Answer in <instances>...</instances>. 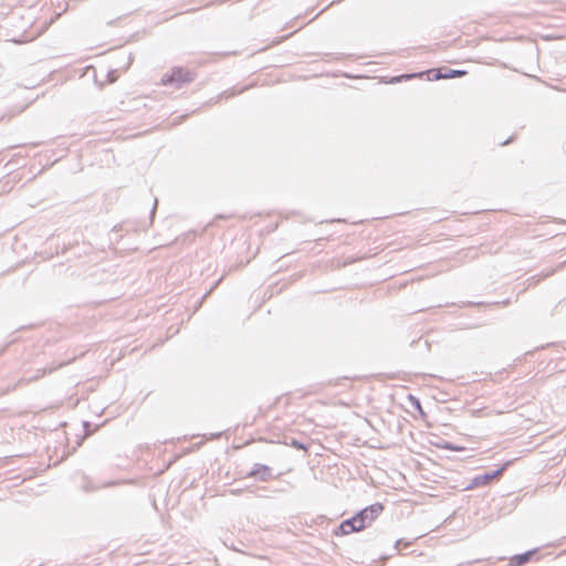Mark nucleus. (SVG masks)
Returning a JSON list of instances; mask_svg holds the SVG:
<instances>
[{"mask_svg":"<svg viewBox=\"0 0 566 566\" xmlns=\"http://www.w3.org/2000/svg\"><path fill=\"white\" fill-rule=\"evenodd\" d=\"M247 476L253 478L261 482H268L275 478L272 468L262 463H255L253 468L247 473Z\"/></svg>","mask_w":566,"mask_h":566,"instance_id":"6","label":"nucleus"},{"mask_svg":"<svg viewBox=\"0 0 566 566\" xmlns=\"http://www.w3.org/2000/svg\"><path fill=\"white\" fill-rule=\"evenodd\" d=\"M413 544V541H408L405 538H399L395 542L394 548L398 552H400L403 548H408Z\"/></svg>","mask_w":566,"mask_h":566,"instance_id":"11","label":"nucleus"},{"mask_svg":"<svg viewBox=\"0 0 566 566\" xmlns=\"http://www.w3.org/2000/svg\"><path fill=\"white\" fill-rule=\"evenodd\" d=\"M514 136H510L506 140L502 142L500 145L501 146H505V145H509L510 143H512L514 140Z\"/></svg>","mask_w":566,"mask_h":566,"instance_id":"16","label":"nucleus"},{"mask_svg":"<svg viewBox=\"0 0 566 566\" xmlns=\"http://www.w3.org/2000/svg\"><path fill=\"white\" fill-rule=\"evenodd\" d=\"M440 448L446 449V450H450V451H463L464 450V447L454 444V443L449 442V441H446L442 446H440Z\"/></svg>","mask_w":566,"mask_h":566,"instance_id":"13","label":"nucleus"},{"mask_svg":"<svg viewBox=\"0 0 566 566\" xmlns=\"http://www.w3.org/2000/svg\"><path fill=\"white\" fill-rule=\"evenodd\" d=\"M510 465L511 461H506L503 465L495 470L484 471L483 473L476 474L472 478L471 482L465 486L464 490H473L475 488L490 485L492 482L499 480Z\"/></svg>","mask_w":566,"mask_h":566,"instance_id":"2","label":"nucleus"},{"mask_svg":"<svg viewBox=\"0 0 566 566\" xmlns=\"http://www.w3.org/2000/svg\"><path fill=\"white\" fill-rule=\"evenodd\" d=\"M390 557H391V555H381V556H379V559L381 562H387Z\"/></svg>","mask_w":566,"mask_h":566,"instance_id":"18","label":"nucleus"},{"mask_svg":"<svg viewBox=\"0 0 566 566\" xmlns=\"http://www.w3.org/2000/svg\"><path fill=\"white\" fill-rule=\"evenodd\" d=\"M83 429L85 436H90L94 432L93 424L90 421H83Z\"/></svg>","mask_w":566,"mask_h":566,"instance_id":"14","label":"nucleus"},{"mask_svg":"<svg viewBox=\"0 0 566 566\" xmlns=\"http://www.w3.org/2000/svg\"><path fill=\"white\" fill-rule=\"evenodd\" d=\"M157 202H158V201H157V199H155L154 207H153V209H151V211H150V218H151V219L154 218V214H155V212H156Z\"/></svg>","mask_w":566,"mask_h":566,"instance_id":"17","label":"nucleus"},{"mask_svg":"<svg viewBox=\"0 0 566 566\" xmlns=\"http://www.w3.org/2000/svg\"><path fill=\"white\" fill-rule=\"evenodd\" d=\"M8 346L9 344H7L3 348L0 349V355L7 349Z\"/></svg>","mask_w":566,"mask_h":566,"instance_id":"21","label":"nucleus"},{"mask_svg":"<svg viewBox=\"0 0 566 566\" xmlns=\"http://www.w3.org/2000/svg\"><path fill=\"white\" fill-rule=\"evenodd\" d=\"M284 443L289 447L296 449V450H303V451L307 450V446L304 442H302L295 438L285 437Z\"/></svg>","mask_w":566,"mask_h":566,"instance_id":"9","label":"nucleus"},{"mask_svg":"<svg viewBox=\"0 0 566 566\" xmlns=\"http://www.w3.org/2000/svg\"><path fill=\"white\" fill-rule=\"evenodd\" d=\"M422 74H423V72H420V73H406V74H401V75H396V76L389 77V80L386 83L396 84V83H400L402 81H408V80H411V78H415V77H421Z\"/></svg>","mask_w":566,"mask_h":566,"instance_id":"8","label":"nucleus"},{"mask_svg":"<svg viewBox=\"0 0 566 566\" xmlns=\"http://www.w3.org/2000/svg\"><path fill=\"white\" fill-rule=\"evenodd\" d=\"M17 385H14L13 387H7V388H0V396L1 395H6L8 394L9 391L13 390L15 388Z\"/></svg>","mask_w":566,"mask_h":566,"instance_id":"15","label":"nucleus"},{"mask_svg":"<svg viewBox=\"0 0 566 566\" xmlns=\"http://www.w3.org/2000/svg\"><path fill=\"white\" fill-rule=\"evenodd\" d=\"M516 502H517V499H514V500L512 501V504H511V505H512V506H514Z\"/></svg>","mask_w":566,"mask_h":566,"instance_id":"22","label":"nucleus"},{"mask_svg":"<svg viewBox=\"0 0 566 566\" xmlns=\"http://www.w3.org/2000/svg\"><path fill=\"white\" fill-rule=\"evenodd\" d=\"M408 399H409V401H410L411 406H412L416 410H418L421 415H423V416H424V412H423V410H422V407H421V402H420V400H419L417 397L412 396V395H409Z\"/></svg>","mask_w":566,"mask_h":566,"instance_id":"12","label":"nucleus"},{"mask_svg":"<svg viewBox=\"0 0 566 566\" xmlns=\"http://www.w3.org/2000/svg\"><path fill=\"white\" fill-rule=\"evenodd\" d=\"M566 539V536H564L562 539H559V544L563 543V541Z\"/></svg>","mask_w":566,"mask_h":566,"instance_id":"23","label":"nucleus"},{"mask_svg":"<svg viewBox=\"0 0 566 566\" xmlns=\"http://www.w3.org/2000/svg\"><path fill=\"white\" fill-rule=\"evenodd\" d=\"M196 78V73L182 66H175L171 69L170 73H166L161 77L163 85H171L175 88H182L186 84L193 82Z\"/></svg>","mask_w":566,"mask_h":566,"instance_id":"1","label":"nucleus"},{"mask_svg":"<svg viewBox=\"0 0 566 566\" xmlns=\"http://www.w3.org/2000/svg\"><path fill=\"white\" fill-rule=\"evenodd\" d=\"M539 552L541 548L536 547L524 553L513 555L510 558V566H524L531 562H537L541 559Z\"/></svg>","mask_w":566,"mask_h":566,"instance_id":"5","label":"nucleus"},{"mask_svg":"<svg viewBox=\"0 0 566 566\" xmlns=\"http://www.w3.org/2000/svg\"><path fill=\"white\" fill-rule=\"evenodd\" d=\"M363 531L357 523L356 517L353 515L349 518H346L340 522V524L334 530V535L336 536H345L355 532Z\"/></svg>","mask_w":566,"mask_h":566,"instance_id":"7","label":"nucleus"},{"mask_svg":"<svg viewBox=\"0 0 566 566\" xmlns=\"http://www.w3.org/2000/svg\"><path fill=\"white\" fill-rule=\"evenodd\" d=\"M127 59H128L127 66H129L132 64V62H133L132 54H129Z\"/></svg>","mask_w":566,"mask_h":566,"instance_id":"20","label":"nucleus"},{"mask_svg":"<svg viewBox=\"0 0 566 566\" xmlns=\"http://www.w3.org/2000/svg\"><path fill=\"white\" fill-rule=\"evenodd\" d=\"M564 554H566V549H564L559 555H564Z\"/></svg>","mask_w":566,"mask_h":566,"instance_id":"24","label":"nucleus"},{"mask_svg":"<svg viewBox=\"0 0 566 566\" xmlns=\"http://www.w3.org/2000/svg\"><path fill=\"white\" fill-rule=\"evenodd\" d=\"M424 73L427 74L429 81H439L462 77L468 72L465 70H454L447 66H440L437 69L428 70Z\"/></svg>","mask_w":566,"mask_h":566,"instance_id":"4","label":"nucleus"},{"mask_svg":"<svg viewBox=\"0 0 566 566\" xmlns=\"http://www.w3.org/2000/svg\"><path fill=\"white\" fill-rule=\"evenodd\" d=\"M554 272H555V270H552V271H549V272H547V273L543 274V276H542V277H547V276L552 275Z\"/></svg>","mask_w":566,"mask_h":566,"instance_id":"19","label":"nucleus"},{"mask_svg":"<svg viewBox=\"0 0 566 566\" xmlns=\"http://www.w3.org/2000/svg\"><path fill=\"white\" fill-rule=\"evenodd\" d=\"M245 88H247V87H242V88H240V90H237L235 87H232V88L226 90V91H223V92H222V93L217 97V99L219 101V99H221V98H226V99H228V98L234 97V96H237V95L241 94L242 92H244V90H245Z\"/></svg>","mask_w":566,"mask_h":566,"instance_id":"10","label":"nucleus"},{"mask_svg":"<svg viewBox=\"0 0 566 566\" xmlns=\"http://www.w3.org/2000/svg\"><path fill=\"white\" fill-rule=\"evenodd\" d=\"M385 506L382 503L376 502L354 514L361 530L367 528L382 513Z\"/></svg>","mask_w":566,"mask_h":566,"instance_id":"3","label":"nucleus"}]
</instances>
